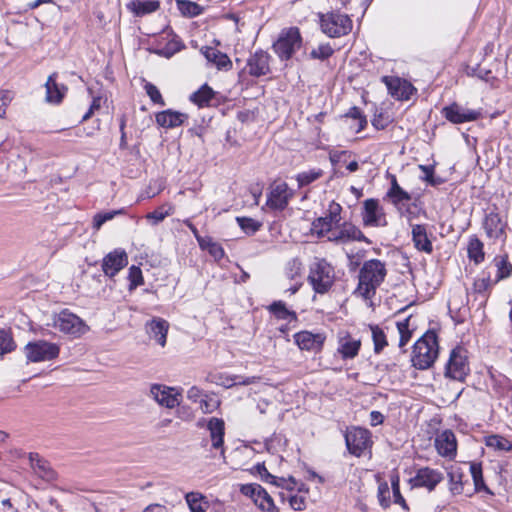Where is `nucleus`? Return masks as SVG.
<instances>
[{
  "label": "nucleus",
  "mask_w": 512,
  "mask_h": 512,
  "mask_svg": "<svg viewBox=\"0 0 512 512\" xmlns=\"http://www.w3.org/2000/svg\"><path fill=\"white\" fill-rule=\"evenodd\" d=\"M387 275L385 263L378 259L365 261L359 271L357 292L365 299H371Z\"/></svg>",
  "instance_id": "nucleus-1"
},
{
  "label": "nucleus",
  "mask_w": 512,
  "mask_h": 512,
  "mask_svg": "<svg viewBox=\"0 0 512 512\" xmlns=\"http://www.w3.org/2000/svg\"><path fill=\"white\" fill-rule=\"evenodd\" d=\"M214 95L215 93L212 88L204 84L200 89L191 94L190 100L199 107L209 106Z\"/></svg>",
  "instance_id": "nucleus-35"
},
{
  "label": "nucleus",
  "mask_w": 512,
  "mask_h": 512,
  "mask_svg": "<svg viewBox=\"0 0 512 512\" xmlns=\"http://www.w3.org/2000/svg\"><path fill=\"white\" fill-rule=\"evenodd\" d=\"M468 352L462 346L455 347L446 364L445 376L457 381H464L469 374Z\"/></svg>",
  "instance_id": "nucleus-7"
},
{
  "label": "nucleus",
  "mask_w": 512,
  "mask_h": 512,
  "mask_svg": "<svg viewBox=\"0 0 512 512\" xmlns=\"http://www.w3.org/2000/svg\"><path fill=\"white\" fill-rule=\"evenodd\" d=\"M145 90L152 102L160 104L162 106L165 105L162 95L155 85H153L152 83H146Z\"/></svg>",
  "instance_id": "nucleus-58"
},
{
  "label": "nucleus",
  "mask_w": 512,
  "mask_h": 512,
  "mask_svg": "<svg viewBox=\"0 0 512 512\" xmlns=\"http://www.w3.org/2000/svg\"><path fill=\"white\" fill-rule=\"evenodd\" d=\"M419 169L423 172L424 176L422 180L427 182L429 185L436 187L443 183V179L434 175V166L431 165H419Z\"/></svg>",
  "instance_id": "nucleus-52"
},
{
  "label": "nucleus",
  "mask_w": 512,
  "mask_h": 512,
  "mask_svg": "<svg viewBox=\"0 0 512 512\" xmlns=\"http://www.w3.org/2000/svg\"><path fill=\"white\" fill-rule=\"evenodd\" d=\"M15 347L11 334L6 330H0V356L12 352Z\"/></svg>",
  "instance_id": "nucleus-51"
},
{
  "label": "nucleus",
  "mask_w": 512,
  "mask_h": 512,
  "mask_svg": "<svg viewBox=\"0 0 512 512\" xmlns=\"http://www.w3.org/2000/svg\"><path fill=\"white\" fill-rule=\"evenodd\" d=\"M320 27L324 34L331 38H339L350 33L352 20L347 14L330 11L319 14Z\"/></svg>",
  "instance_id": "nucleus-4"
},
{
  "label": "nucleus",
  "mask_w": 512,
  "mask_h": 512,
  "mask_svg": "<svg viewBox=\"0 0 512 512\" xmlns=\"http://www.w3.org/2000/svg\"><path fill=\"white\" fill-rule=\"evenodd\" d=\"M347 117L353 118L358 121L357 132L361 131L367 124L365 116L362 115L360 108L354 106L349 109L346 114Z\"/></svg>",
  "instance_id": "nucleus-60"
},
{
  "label": "nucleus",
  "mask_w": 512,
  "mask_h": 512,
  "mask_svg": "<svg viewBox=\"0 0 512 512\" xmlns=\"http://www.w3.org/2000/svg\"><path fill=\"white\" fill-rule=\"evenodd\" d=\"M484 245L481 240L473 235L469 238L468 246H467V254L468 258L473 261L475 264H480L484 261L485 253H484Z\"/></svg>",
  "instance_id": "nucleus-33"
},
{
  "label": "nucleus",
  "mask_w": 512,
  "mask_h": 512,
  "mask_svg": "<svg viewBox=\"0 0 512 512\" xmlns=\"http://www.w3.org/2000/svg\"><path fill=\"white\" fill-rule=\"evenodd\" d=\"M411 235L414 247L420 251L430 254L433 252V245L428 236L427 226L421 224L411 225Z\"/></svg>",
  "instance_id": "nucleus-25"
},
{
  "label": "nucleus",
  "mask_w": 512,
  "mask_h": 512,
  "mask_svg": "<svg viewBox=\"0 0 512 512\" xmlns=\"http://www.w3.org/2000/svg\"><path fill=\"white\" fill-rule=\"evenodd\" d=\"M177 6L184 16L195 17L202 12L201 6L189 0H178Z\"/></svg>",
  "instance_id": "nucleus-44"
},
{
  "label": "nucleus",
  "mask_w": 512,
  "mask_h": 512,
  "mask_svg": "<svg viewBox=\"0 0 512 512\" xmlns=\"http://www.w3.org/2000/svg\"><path fill=\"white\" fill-rule=\"evenodd\" d=\"M127 9L136 17H143L160 8L158 0H131L127 5Z\"/></svg>",
  "instance_id": "nucleus-28"
},
{
  "label": "nucleus",
  "mask_w": 512,
  "mask_h": 512,
  "mask_svg": "<svg viewBox=\"0 0 512 512\" xmlns=\"http://www.w3.org/2000/svg\"><path fill=\"white\" fill-rule=\"evenodd\" d=\"M382 81L385 83L389 94L397 100L410 99L415 90L408 81L399 77L384 76Z\"/></svg>",
  "instance_id": "nucleus-19"
},
{
  "label": "nucleus",
  "mask_w": 512,
  "mask_h": 512,
  "mask_svg": "<svg viewBox=\"0 0 512 512\" xmlns=\"http://www.w3.org/2000/svg\"><path fill=\"white\" fill-rule=\"evenodd\" d=\"M325 335L323 333H312L310 331H300L294 335V340L301 350L319 352L322 350Z\"/></svg>",
  "instance_id": "nucleus-20"
},
{
  "label": "nucleus",
  "mask_w": 512,
  "mask_h": 512,
  "mask_svg": "<svg viewBox=\"0 0 512 512\" xmlns=\"http://www.w3.org/2000/svg\"><path fill=\"white\" fill-rule=\"evenodd\" d=\"M207 429L210 434L212 448L216 450L220 449L221 454L224 455V421L220 418L212 417L208 420Z\"/></svg>",
  "instance_id": "nucleus-24"
},
{
  "label": "nucleus",
  "mask_w": 512,
  "mask_h": 512,
  "mask_svg": "<svg viewBox=\"0 0 512 512\" xmlns=\"http://www.w3.org/2000/svg\"><path fill=\"white\" fill-rule=\"evenodd\" d=\"M496 267H497V277L494 280L495 283H497L499 280H502L504 278H507L510 276L512 272V265L508 261L507 256H503L500 258L495 259Z\"/></svg>",
  "instance_id": "nucleus-50"
},
{
  "label": "nucleus",
  "mask_w": 512,
  "mask_h": 512,
  "mask_svg": "<svg viewBox=\"0 0 512 512\" xmlns=\"http://www.w3.org/2000/svg\"><path fill=\"white\" fill-rule=\"evenodd\" d=\"M493 284H495V282L490 279V276H487L476 279L473 288L476 293H484L488 291Z\"/></svg>",
  "instance_id": "nucleus-61"
},
{
  "label": "nucleus",
  "mask_w": 512,
  "mask_h": 512,
  "mask_svg": "<svg viewBox=\"0 0 512 512\" xmlns=\"http://www.w3.org/2000/svg\"><path fill=\"white\" fill-rule=\"evenodd\" d=\"M174 213V206L170 203H166L158 207L152 212L146 214L145 218L147 221L155 226L161 223L166 217Z\"/></svg>",
  "instance_id": "nucleus-34"
},
{
  "label": "nucleus",
  "mask_w": 512,
  "mask_h": 512,
  "mask_svg": "<svg viewBox=\"0 0 512 512\" xmlns=\"http://www.w3.org/2000/svg\"><path fill=\"white\" fill-rule=\"evenodd\" d=\"M308 282L316 293H327L335 282L334 267L325 258L315 257L309 265Z\"/></svg>",
  "instance_id": "nucleus-3"
},
{
  "label": "nucleus",
  "mask_w": 512,
  "mask_h": 512,
  "mask_svg": "<svg viewBox=\"0 0 512 512\" xmlns=\"http://www.w3.org/2000/svg\"><path fill=\"white\" fill-rule=\"evenodd\" d=\"M201 51L206 60L214 64L217 69L225 71L231 69L232 62L225 53H222L221 51L208 46L203 47Z\"/></svg>",
  "instance_id": "nucleus-30"
},
{
  "label": "nucleus",
  "mask_w": 512,
  "mask_h": 512,
  "mask_svg": "<svg viewBox=\"0 0 512 512\" xmlns=\"http://www.w3.org/2000/svg\"><path fill=\"white\" fill-rule=\"evenodd\" d=\"M292 196L293 191L288 187L287 183H274L268 195L267 205L271 209L284 210Z\"/></svg>",
  "instance_id": "nucleus-17"
},
{
  "label": "nucleus",
  "mask_w": 512,
  "mask_h": 512,
  "mask_svg": "<svg viewBox=\"0 0 512 512\" xmlns=\"http://www.w3.org/2000/svg\"><path fill=\"white\" fill-rule=\"evenodd\" d=\"M434 445L440 456L449 460L455 459L457 455V440L452 430L446 429L437 434Z\"/></svg>",
  "instance_id": "nucleus-16"
},
{
  "label": "nucleus",
  "mask_w": 512,
  "mask_h": 512,
  "mask_svg": "<svg viewBox=\"0 0 512 512\" xmlns=\"http://www.w3.org/2000/svg\"><path fill=\"white\" fill-rule=\"evenodd\" d=\"M60 346L46 340L28 342L24 347L27 362L38 363L52 361L59 356Z\"/></svg>",
  "instance_id": "nucleus-6"
},
{
  "label": "nucleus",
  "mask_w": 512,
  "mask_h": 512,
  "mask_svg": "<svg viewBox=\"0 0 512 512\" xmlns=\"http://www.w3.org/2000/svg\"><path fill=\"white\" fill-rule=\"evenodd\" d=\"M124 213L125 209L97 213L93 217V228L95 230H99L104 223L114 219L117 215H123Z\"/></svg>",
  "instance_id": "nucleus-42"
},
{
  "label": "nucleus",
  "mask_w": 512,
  "mask_h": 512,
  "mask_svg": "<svg viewBox=\"0 0 512 512\" xmlns=\"http://www.w3.org/2000/svg\"><path fill=\"white\" fill-rule=\"evenodd\" d=\"M289 502L291 507L296 511L304 509V500L302 497H299L297 495L291 496Z\"/></svg>",
  "instance_id": "nucleus-64"
},
{
  "label": "nucleus",
  "mask_w": 512,
  "mask_h": 512,
  "mask_svg": "<svg viewBox=\"0 0 512 512\" xmlns=\"http://www.w3.org/2000/svg\"><path fill=\"white\" fill-rule=\"evenodd\" d=\"M53 327L72 337H80L88 330L85 322L68 310L61 311L53 318Z\"/></svg>",
  "instance_id": "nucleus-10"
},
{
  "label": "nucleus",
  "mask_w": 512,
  "mask_h": 512,
  "mask_svg": "<svg viewBox=\"0 0 512 512\" xmlns=\"http://www.w3.org/2000/svg\"><path fill=\"white\" fill-rule=\"evenodd\" d=\"M302 37L297 27H290L281 31L277 41L273 44L275 53L281 60H289L301 48Z\"/></svg>",
  "instance_id": "nucleus-5"
},
{
  "label": "nucleus",
  "mask_w": 512,
  "mask_h": 512,
  "mask_svg": "<svg viewBox=\"0 0 512 512\" xmlns=\"http://www.w3.org/2000/svg\"><path fill=\"white\" fill-rule=\"evenodd\" d=\"M342 207L340 204L332 201L329 204L327 213L325 216L316 218L311 225L312 235H316L318 238H329V234L333 229L334 225H337L341 221Z\"/></svg>",
  "instance_id": "nucleus-8"
},
{
  "label": "nucleus",
  "mask_w": 512,
  "mask_h": 512,
  "mask_svg": "<svg viewBox=\"0 0 512 512\" xmlns=\"http://www.w3.org/2000/svg\"><path fill=\"white\" fill-rule=\"evenodd\" d=\"M360 347L361 341L347 334L339 339L337 352L343 359H353L358 355Z\"/></svg>",
  "instance_id": "nucleus-29"
},
{
  "label": "nucleus",
  "mask_w": 512,
  "mask_h": 512,
  "mask_svg": "<svg viewBox=\"0 0 512 512\" xmlns=\"http://www.w3.org/2000/svg\"><path fill=\"white\" fill-rule=\"evenodd\" d=\"M420 208L416 203H407L397 209L401 217H404L409 225H413L412 221L419 217Z\"/></svg>",
  "instance_id": "nucleus-45"
},
{
  "label": "nucleus",
  "mask_w": 512,
  "mask_h": 512,
  "mask_svg": "<svg viewBox=\"0 0 512 512\" xmlns=\"http://www.w3.org/2000/svg\"><path fill=\"white\" fill-rule=\"evenodd\" d=\"M128 279L130 281L129 290H134L144 283L142 271L135 265L129 268Z\"/></svg>",
  "instance_id": "nucleus-54"
},
{
  "label": "nucleus",
  "mask_w": 512,
  "mask_h": 512,
  "mask_svg": "<svg viewBox=\"0 0 512 512\" xmlns=\"http://www.w3.org/2000/svg\"><path fill=\"white\" fill-rule=\"evenodd\" d=\"M323 175V171L321 169H311L309 171H304L299 173L296 176V180L298 182L299 187H303L309 185L310 183L316 181Z\"/></svg>",
  "instance_id": "nucleus-49"
},
{
  "label": "nucleus",
  "mask_w": 512,
  "mask_h": 512,
  "mask_svg": "<svg viewBox=\"0 0 512 512\" xmlns=\"http://www.w3.org/2000/svg\"><path fill=\"white\" fill-rule=\"evenodd\" d=\"M269 311L278 319L281 320H296V313L294 311H290L284 302L275 301L269 306Z\"/></svg>",
  "instance_id": "nucleus-38"
},
{
  "label": "nucleus",
  "mask_w": 512,
  "mask_h": 512,
  "mask_svg": "<svg viewBox=\"0 0 512 512\" xmlns=\"http://www.w3.org/2000/svg\"><path fill=\"white\" fill-rule=\"evenodd\" d=\"M150 395L158 404L170 409L178 406L181 401V394L175 388L160 384L151 386Z\"/></svg>",
  "instance_id": "nucleus-15"
},
{
  "label": "nucleus",
  "mask_w": 512,
  "mask_h": 512,
  "mask_svg": "<svg viewBox=\"0 0 512 512\" xmlns=\"http://www.w3.org/2000/svg\"><path fill=\"white\" fill-rule=\"evenodd\" d=\"M183 48L184 44L181 40L177 37H173L164 46L158 47L155 51H157L159 55L169 58Z\"/></svg>",
  "instance_id": "nucleus-40"
},
{
  "label": "nucleus",
  "mask_w": 512,
  "mask_h": 512,
  "mask_svg": "<svg viewBox=\"0 0 512 512\" xmlns=\"http://www.w3.org/2000/svg\"><path fill=\"white\" fill-rule=\"evenodd\" d=\"M506 224L498 213H489L483 221V228L489 238L498 239L504 234Z\"/></svg>",
  "instance_id": "nucleus-27"
},
{
  "label": "nucleus",
  "mask_w": 512,
  "mask_h": 512,
  "mask_svg": "<svg viewBox=\"0 0 512 512\" xmlns=\"http://www.w3.org/2000/svg\"><path fill=\"white\" fill-rule=\"evenodd\" d=\"M27 459L36 476L47 482H53L57 479V472L52 468L51 464L38 453H28Z\"/></svg>",
  "instance_id": "nucleus-18"
},
{
  "label": "nucleus",
  "mask_w": 512,
  "mask_h": 512,
  "mask_svg": "<svg viewBox=\"0 0 512 512\" xmlns=\"http://www.w3.org/2000/svg\"><path fill=\"white\" fill-rule=\"evenodd\" d=\"M378 500L383 508L390 505V489L386 482H382L378 486Z\"/></svg>",
  "instance_id": "nucleus-56"
},
{
  "label": "nucleus",
  "mask_w": 512,
  "mask_h": 512,
  "mask_svg": "<svg viewBox=\"0 0 512 512\" xmlns=\"http://www.w3.org/2000/svg\"><path fill=\"white\" fill-rule=\"evenodd\" d=\"M204 395L203 391L197 386H192L187 391V398L193 402H200Z\"/></svg>",
  "instance_id": "nucleus-63"
},
{
  "label": "nucleus",
  "mask_w": 512,
  "mask_h": 512,
  "mask_svg": "<svg viewBox=\"0 0 512 512\" xmlns=\"http://www.w3.org/2000/svg\"><path fill=\"white\" fill-rule=\"evenodd\" d=\"M188 116L184 113L166 110L156 114V122L165 128H174L180 126Z\"/></svg>",
  "instance_id": "nucleus-32"
},
{
  "label": "nucleus",
  "mask_w": 512,
  "mask_h": 512,
  "mask_svg": "<svg viewBox=\"0 0 512 512\" xmlns=\"http://www.w3.org/2000/svg\"><path fill=\"white\" fill-rule=\"evenodd\" d=\"M327 240L336 245H345L351 242L370 243L363 232L351 222H339L337 225H334Z\"/></svg>",
  "instance_id": "nucleus-9"
},
{
  "label": "nucleus",
  "mask_w": 512,
  "mask_h": 512,
  "mask_svg": "<svg viewBox=\"0 0 512 512\" xmlns=\"http://www.w3.org/2000/svg\"><path fill=\"white\" fill-rule=\"evenodd\" d=\"M443 480L440 471L429 467H423L417 470L416 475L411 479L413 486L424 487L433 491L435 487Z\"/></svg>",
  "instance_id": "nucleus-21"
},
{
  "label": "nucleus",
  "mask_w": 512,
  "mask_h": 512,
  "mask_svg": "<svg viewBox=\"0 0 512 512\" xmlns=\"http://www.w3.org/2000/svg\"><path fill=\"white\" fill-rule=\"evenodd\" d=\"M372 340L374 344V352L379 354L388 345L387 336L384 330L378 325H370Z\"/></svg>",
  "instance_id": "nucleus-39"
},
{
  "label": "nucleus",
  "mask_w": 512,
  "mask_h": 512,
  "mask_svg": "<svg viewBox=\"0 0 512 512\" xmlns=\"http://www.w3.org/2000/svg\"><path fill=\"white\" fill-rule=\"evenodd\" d=\"M438 357V341L435 332L428 331L414 346L411 356L412 365L419 369L425 370L430 368Z\"/></svg>",
  "instance_id": "nucleus-2"
},
{
  "label": "nucleus",
  "mask_w": 512,
  "mask_h": 512,
  "mask_svg": "<svg viewBox=\"0 0 512 512\" xmlns=\"http://www.w3.org/2000/svg\"><path fill=\"white\" fill-rule=\"evenodd\" d=\"M200 409L203 413L208 414L214 412L219 406V400L214 395L205 394L199 402Z\"/></svg>",
  "instance_id": "nucleus-53"
},
{
  "label": "nucleus",
  "mask_w": 512,
  "mask_h": 512,
  "mask_svg": "<svg viewBox=\"0 0 512 512\" xmlns=\"http://www.w3.org/2000/svg\"><path fill=\"white\" fill-rule=\"evenodd\" d=\"M56 78L57 73L54 72L48 77L45 83L46 101L49 103H60L64 97L65 91L67 90L65 86H60L56 82Z\"/></svg>",
  "instance_id": "nucleus-31"
},
{
  "label": "nucleus",
  "mask_w": 512,
  "mask_h": 512,
  "mask_svg": "<svg viewBox=\"0 0 512 512\" xmlns=\"http://www.w3.org/2000/svg\"><path fill=\"white\" fill-rule=\"evenodd\" d=\"M361 218L366 227H385L388 224L384 208L380 205L379 200L374 198L366 199L363 202Z\"/></svg>",
  "instance_id": "nucleus-12"
},
{
  "label": "nucleus",
  "mask_w": 512,
  "mask_h": 512,
  "mask_svg": "<svg viewBox=\"0 0 512 512\" xmlns=\"http://www.w3.org/2000/svg\"><path fill=\"white\" fill-rule=\"evenodd\" d=\"M186 502L191 512H206L203 507L204 496L197 492H189L185 496Z\"/></svg>",
  "instance_id": "nucleus-46"
},
{
  "label": "nucleus",
  "mask_w": 512,
  "mask_h": 512,
  "mask_svg": "<svg viewBox=\"0 0 512 512\" xmlns=\"http://www.w3.org/2000/svg\"><path fill=\"white\" fill-rule=\"evenodd\" d=\"M485 444L488 448L499 452H509L512 450V442L498 434L487 436L485 438Z\"/></svg>",
  "instance_id": "nucleus-36"
},
{
  "label": "nucleus",
  "mask_w": 512,
  "mask_h": 512,
  "mask_svg": "<svg viewBox=\"0 0 512 512\" xmlns=\"http://www.w3.org/2000/svg\"><path fill=\"white\" fill-rule=\"evenodd\" d=\"M263 481L272 483L278 487H284L286 489H293V485L295 484V480L290 477L288 480L285 478H277L271 474V477L262 478Z\"/></svg>",
  "instance_id": "nucleus-57"
},
{
  "label": "nucleus",
  "mask_w": 512,
  "mask_h": 512,
  "mask_svg": "<svg viewBox=\"0 0 512 512\" xmlns=\"http://www.w3.org/2000/svg\"><path fill=\"white\" fill-rule=\"evenodd\" d=\"M391 487L393 492L394 503L399 504L403 509L407 510L408 506L406 504V501L400 493V481L398 475H394L391 477Z\"/></svg>",
  "instance_id": "nucleus-55"
},
{
  "label": "nucleus",
  "mask_w": 512,
  "mask_h": 512,
  "mask_svg": "<svg viewBox=\"0 0 512 512\" xmlns=\"http://www.w3.org/2000/svg\"><path fill=\"white\" fill-rule=\"evenodd\" d=\"M169 323L162 318H153L146 324V331L150 338L154 339L159 345H166Z\"/></svg>",
  "instance_id": "nucleus-26"
},
{
  "label": "nucleus",
  "mask_w": 512,
  "mask_h": 512,
  "mask_svg": "<svg viewBox=\"0 0 512 512\" xmlns=\"http://www.w3.org/2000/svg\"><path fill=\"white\" fill-rule=\"evenodd\" d=\"M470 473L474 482L476 492L484 491L488 494H492V492L484 482L482 466L480 463L472 462L470 464Z\"/></svg>",
  "instance_id": "nucleus-37"
},
{
  "label": "nucleus",
  "mask_w": 512,
  "mask_h": 512,
  "mask_svg": "<svg viewBox=\"0 0 512 512\" xmlns=\"http://www.w3.org/2000/svg\"><path fill=\"white\" fill-rule=\"evenodd\" d=\"M269 59V54L262 50L252 54L247 61L249 75L253 77L267 75L270 72Z\"/></svg>",
  "instance_id": "nucleus-23"
},
{
  "label": "nucleus",
  "mask_w": 512,
  "mask_h": 512,
  "mask_svg": "<svg viewBox=\"0 0 512 512\" xmlns=\"http://www.w3.org/2000/svg\"><path fill=\"white\" fill-rule=\"evenodd\" d=\"M345 441L349 452L356 457H360L372 445L371 433L360 427H353L348 430Z\"/></svg>",
  "instance_id": "nucleus-13"
},
{
  "label": "nucleus",
  "mask_w": 512,
  "mask_h": 512,
  "mask_svg": "<svg viewBox=\"0 0 512 512\" xmlns=\"http://www.w3.org/2000/svg\"><path fill=\"white\" fill-rule=\"evenodd\" d=\"M128 264V255L122 248L109 252L102 260V271L105 276L113 278Z\"/></svg>",
  "instance_id": "nucleus-14"
},
{
  "label": "nucleus",
  "mask_w": 512,
  "mask_h": 512,
  "mask_svg": "<svg viewBox=\"0 0 512 512\" xmlns=\"http://www.w3.org/2000/svg\"><path fill=\"white\" fill-rule=\"evenodd\" d=\"M208 252L216 261L221 260L225 255L222 246L216 242L210 244Z\"/></svg>",
  "instance_id": "nucleus-62"
},
{
  "label": "nucleus",
  "mask_w": 512,
  "mask_h": 512,
  "mask_svg": "<svg viewBox=\"0 0 512 512\" xmlns=\"http://www.w3.org/2000/svg\"><path fill=\"white\" fill-rule=\"evenodd\" d=\"M450 487L449 490L453 495H459L463 492V473L460 469L452 470L448 473Z\"/></svg>",
  "instance_id": "nucleus-43"
},
{
  "label": "nucleus",
  "mask_w": 512,
  "mask_h": 512,
  "mask_svg": "<svg viewBox=\"0 0 512 512\" xmlns=\"http://www.w3.org/2000/svg\"><path fill=\"white\" fill-rule=\"evenodd\" d=\"M236 221L247 235L255 234L262 226L259 221L250 217H237Z\"/></svg>",
  "instance_id": "nucleus-48"
},
{
  "label": "nucleus",
  "mask_w": 512,
  "mask_h": 512,
  "mask_svg": "<svg viewBox=\"0 0 512 512\" xmlns=\"http://www.w3.org/2000/svg\"><path fill=\"white\" fill-rule=\"evenodd\" d=\"M386 197L391 201L396 209L406 205L412 199V196L402 187L391 194H386Z\"/></svg>",
  "instance_id": "nucleus-47"
},
{
  "label": "nucleus",
  "mask_w": 512,
  "mask_h": 512,
  "mask_svg": "<svg viewBox=\"0 0 512 512\" xmlns=\"http://www.w3.org/2000/svg\"><path fill=\"white\" fill-rule=\"evenodd\" d=\"M410 319L411 317H407L402 321H398L396 323V327L399 333V347L403 348L412 337V330L410 329Z\"/></svg>",
  "instance_id": "nucleus-41"
},
{
  "label": "nucleus",
  "mask_w": 512,
  "mask_h": 512,
  "mask_svg": "<svg viewBox=\"0 0 512 512\" xmlns=\"http://www.w3.org/2000/svg\"><path fill=\"white\" fill-rule=\"evenodd\" d=\"M333 49L330 45H320L317 49H313L310 53L313 59L325 60L333 54Z\"/></svg>",
  "instance_id": "nucleus-59"
},
{
  "label": "nucleus",
  "mask_w": 512,
  "mask_h": 512,
  "mask_svg": "<svg viewBox=\"0 0 512 512\" xmlns=\"http://www.w3.org/2000/svg\"><path fill=\"white\" fill-rule=\"evenodd\" d=\"M442 116L452 124H463L478 120L482 116L481 109H470L458 102H453L441 110Z\"/></svg>",
  "instance_id": "nucleus-11"
},
{
  "label": "nucleus",
  "mask_w": 512,
  "mask_h": 512,
  "mask_svg": "<svg viewBox=\"0 0 512 512\" xmlns=\"http://www.w3.org/2000/svg\"><path fill=\"white\" fill-rule=\"evenodd\" d=\"M242 492L245 495H249L264 511L271 512L275 508L274 501L268 492L259 484H248L243 486Z\"/></svg>",
  "instance_id": "nucleus-22"
}]
</instances>
